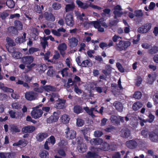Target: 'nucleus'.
<instances>
[{
  "instance_id": "nucleus-36",
  "label": "nucleus",
  "mask_w": 158,
  "mask_h": 158,
  "mask_svg": "<svg viewBox=\"0 0 158 158\" xmlns=\"http://www.w3.org/2000/svg\"><path fill=\"white\" fill-rule=\"evenodd\" d=\"M75 7V5L73 3H72L71 4H67L65 7V11L68 12L72 11Z\"/></svg>"
},
{
  "instance_id": "nucleus-7",
  "label": "nucleus",
  "mask_w": 158,
  "mask_h": 158,
  "mask_svg": "<svg viewBox=\"0 0 158 158\" xmlns=\"http://www.w3.org/2000/svg\"><path fill=\"white\" fill-rule=\"evenodd\" d=\"M43 114V111L39 109H34L31 112V115L32 117L35 119L40 118Z\"/></svg>"
},
{
  "instance_id": "nucleus-18",
  "label": "nucleus",
  "mask_w": 158,
  "mask_h": 158,
  "mask_svg": "<svg viewBox=\"0 0 158 158\" xmlns=\"http://www.w3.org/2000/svg\"><path fill=\"white\" fill-rule=\"evenodd\" d=\"M65 31L66 30L63 27L59 28L57 30L52 29V34L54 35L57 37H60L61 35V34L60 33V32L64 33L65 32Z\"/></svg>"
},
{
  "instance_id": "nucleus-62",
  "label": "nucleus",
  "mask_w": 158,
  "mask_h": 158,
  "mask_svg": "<svg viewBox=\"0 0 158 158\" xmlns=\"http://www.w3.org/2000/svg\"><path fill=\"white\" fill-rule=\"evenodd\" d=\"M79 19L81 21H84V20H86L88 19V18L85 16V15L84 13L82 14H80L78 15Z\"/></svg>"
},
{
  "instance_id": "nucleus-21",
  "label": "nucleus",
  "mask_w": 158,
  "mask_h": 158,
  "mask_svg": "<svg viewBox=\"0 0 158 158\" xmlns=\"http://www.w3.org/2000/svg\"><path fill=\"white\" fill-rule=\"evenodd\" d=\"M121 132L122 136L123 138H128L131 135L130 131L127 128L122 129Z\"/></svg>"
},
{
  "instance_id": "nucleus-44",
  "label": "nucleus",
  "mask_w": 158,
  "mask_h": 158,
  "mask_svg": "<svg viewBox=\"0 0 158 158\" xmlns=\"http://www.w3.org/2000/svg\"><path fill=\"white\" fill-rule=\"evenodd\" d=\"M6 41L7 43V45L9 46H13L15 45V43L14 41L9 37H7Z\"/></svg>"
},
{
  "instance_id": "nucleus-43",
  "label": "nucleus",
  "mask_w": 158,
  "mask_h": 158,
  "mask_svg": "<svg viewBox=\"0 0 158 158\" xmlns=\"http://www.w3.org/2000/svg\"><path fill=\"white\" fill-rule=\"evenodd\" d=\"M158 52V47L154 46L148 50V52L151 54H154Z\"/></svg>"
},
{
  "instance_id": "nucleus-57",
  "label": "nucleus",
  "mask_w": 158,
  "mask_h": 158,
  "mask_svg": "<svg viewBox=\"0 0 158 158\" xmlns=\"http://www.w3.org/2000/svg\"><path fill=\"white\" fill-rule=\"evenodd\" d=\"M116 65L118 69L120 72L123 73L124 72V70L120 63L118 62L116 63Z\"/></svg>"
},
{
  "instance_id": "nucleus-11",
  "label": "nucleus",
  "mask_w": 158,
  "mask_h": 158,
  "mask_svg": "<svg viewBox=\"0 0 158 158\" xmlns=\"http://www.w3.org/2000/svg\"><path fill=\"white\" fill-rule=\"evenodd\" d=\"M65 22L66 24L69 26H73L74 24L72 15L70 14L66 15L65 17Z\"/></svg>"
},
{
  "instance_id": "nucleus-54",
  "label": "nucleus",
  "mask_w": 158,
  "mask_h": 158,
  "mask_svg": "<svg viewBox=\"0 0 158 158\" xmlns=\"http://www.w3.org/2000/svg\"><path fill=\"white\" fill-rule=\"evenodd\" d=\"M39 48L31 47L29 48L28 50L29 53L30 54H32L34 52L39 51Z\"/></svg>"
},
{
  "instance_id": "nucleus-15",
  "label": "nucleus",
  "mask_w": 158,
  "mask_h": 158,
  "mask_svg": "<svg viewBox=\"0 0 158 158\" xmlns=\"http://www.w3.org/2000/svg\"><path fill=\"white\" fill-rule=\"evenodd\" d=\"M35 130V127L33 126L28 125L23 127L22 129L23 133H31Z\"/></svg>"
},
{
  "instance_id": "nucleus-22",
  "label": "nucleus",
  "mask_w": 158,
  "mask_h": 158,
  "mask_svg": "<svg viewBox=\"0 0 158 158\" xmlns=\"http://www.w3.org/2000/svg\"><path fill=\"white\" fill-rule=\"evenodd\" d=\"M115 109L118 111L122 112L123 110V106L122 103L118 101H115L113 104Z\"/></svg>"
},
{
  "instance_id": "nucleus-3",
  "label": "nucleus",
  "mask_w": 158,
  "mask_h": 158,
  "mask_svg": "<svg viewBox=\"0 0 158 158\" xmlns=\"http://www.w3.org/2000/svg\"><path fill=\"white\" fill-rule=\"evenodd\" d=\"M36 92H41L43 91L44 89H34ZM44 93L46 95H49L51 96L50 98V100L52 102H53L54 101V98H58L59 95L58 94L55 92L50 93V91H55L56 89H44Z\"/></svg>"
},
{
  "instance_id": "nucleus-30",
  "label": "nucleus",
  "mask_w": 158,
  "mask_h": 158,
  "mask_svg": "<svg viewBox=\"0 0 158 158\" xmlns=\"http://www.w3.org/2000/svg\"><path fill=\"white\" fill-rule=\"evenodd\" d=\"M26 34L24 33L21 37H18L15 39V42L17 43H22L26 41Z\"/></svg>"
},
{
  "instance_id": "nucleus-60",
  "label": "nucleus",
  "mask_w": 158,
  "mask_h": 158,
  "mask_svg": "<svg viewBox=\"0 0 158 158\" xmlns=\"http://www.w3.org/2000/svg\"><path fill=\"white\" fill-rule=\"evenodd\" d=\"M142 81V78L139 76L136 79V85L138 86H139L141 84Z\"/></svg>"
},
{
  "instance_id": "nucleus-24",
  "label": "nucleus",
  "mask_w": 158,
  "mask_h": 158,
  "mask_svg": "<svg viewBox=\"0 0 158 158\" xmlns=\"http://www.w3.org/2000/svg\"><path fill=\"white\" fill-rule=\"evenodd\" d=\"M73 112L76 114H79L83 111V109L82 106L78 105L75 106L73 108Z\"/></svg>"
},
{
  "instance_id": "nucleus-29",
  "label": "nucleus",
  "mask_w": 158,
  "mask_h": 158,
  "mask_svg": "<svg viewBox=\"0 0 158 158\" xmlns=\"http://www.w3.org/2000/svg\"><path fill=\"white\" fill-rule=\"evenodd\" d=\"M77 4L80 7L84 9L87 8L89 6L87 4L84 3L80 0H77L76 1Z\"/></svg>"
},
{
  "instance_id": "nucleus-2",
  "label": "nucleus",
  "mask_w": 158,
  "mask_h": 158,
  "mask_svg": "<svg viewBox=\"0 0 158 158\" xmlns=\"http://www.w3.org/2000/svg\"><path fill=\"white\" fill-rule=\"evenodd\" d=\"M131 42L128 41L120 40L116 44V49L118 51H121L126 50L131 45Z\"/></svg>"
},
{
  "instance_id": "nucleus-59",
  "label": "nucleus",
  "mask_w": 158,
  "mask_h": 158,
  "mask_svg": "<svg viewBox=\"0 0 158 158\" xmlns=\"http://www.w3.org/2000/svg\"><path fill=\"white\" fill-rule=\"evenodd\" d=\"M103 134V132L100 131H96L94 132V135L96 137H100Z\"/></svg>"
},
{
  "instance_id": "nucleus-37",
  "label": "nucleus",
  "mask_w": 158,
  "mask_h": 158,
  "mask_svg": "<svg viewBox=\"0 0 158 158\" xmlns=\"http://www.w3.org/2000/svg\"><path fill=\"white\" fill-rule=\"evenodd\" d=\"M98 156L97 153L95 152H92L90 151L88 152L85 155L86 158H95Z\"/></svg>"
},
{
  "instance_id": "nucleus-1",
  "label": "nucleus",
  "mask_w": 158,
  "mask_h": 158,
  "mask_svg": "<svg viewBox=\"0 0 158 158\" xmlns=\"http://www.w3.org/2000/svg\"><path fill=\"white\" fill-rule=\"evenodd\" d=\"M34 60V57L31 56H25L22 58L23 63L26 65V67L30 70H31L35 65V63L31 64L33 62Z\"/></svg>"
},
{
  "instance_id": "nucleus-6",
  "label": "nucleus",
  "mask_w": 158,
  "mask_h": 158,
  "mask_svg": "<svg viewBox=\"0 0 158 158\" xmlns=\"http://www.w3.org/2000/svg\"><path fill=\"white\" fill-rule=\"evenodd\" d=\"M151 27L152 24L147 23L139 27L138 29V31L139 33H146L151 29Z\"/></svg>"
},
{
  "instance_id": "nucleus-26",
  "label": "nucleus",
  "mask_w": 158,
  "mask_h": 158,
  "mask_svg": "<svg viewBox=\"0 0 158 158\" xmlns=\"http://www.w3.org/2000/svg\"><path fill=\"white\" fill-rule=\"evenodd\" d=\"M111 70V67L109 65H107L105 67V69H103L102 72L106 76H107L109 75L110 74Z\"/></svg>"
},
{
  "instance_id": "nucleus-35",
  "label": "nucleus",
  "mask_w": 158,
  "mask_h": 158,
  "mask_svg": "<svg viewBox=\"0 0 158 158\" xmlns=\"http://www.w3.org/2000/svg\"><path fill=\"white\" fill-rule=\"evenodd\" d=\"M9 32L10 34L17 35L18 34V32L17 30L15 27H10L8 28Z\"/></svg>"
},
{
  "instance_id": "nucleus-5",
  "label": "nucleus",
  "mask_w": 158,
  "mask_h": 158,
  "mask_svg": "<svg viewBox=\"0 0 158 158\" xmlns=\"http://www.w3.org/2000/svg\"><path fill=\"white\" fill-rule=\"evenodd\" d=\"M66 137L69 139H73L76 137V132L73 130H70L69 128L68 127L65 132Z\"/></svg>"
},
{
  "instance_id": "nucleus-25",
  "label": "nucleus",
  "mask_w": 158,
  "mask_h": 158,
  "mask_svg": "<svg viewBox=\"0 0 158 158\" xmlns=\"http://www.w3.org/2000/svg\"><path fill=\"white\" fill-rule=\"evenodd\" d=\"M70 118L69 115L66 114H64L60 117V120L63 124L68 123L70 120Z\"/></svg>"
},
{
  "instance_id": "nucleus-51",
  "label": "nucleus",
  "mask_w": 158,
  "mask_h": 158,
  "mask_svg": "<svg viewBox=\"0 0 158 158\" xmlns=\"http://www.w3.org/2000/svg\"><path fill=\"white\" fill-rule=\"evenodd\" d=\"M48 68L49 69L47 72V74L50 77H52L53 76L54 73L53 67L52 66H49Z\"/></svg>"
},
{
  "instance_id": "nucleus-41",
  "label": "nucleus",
  "mask_w": 158,
  "mask_h": 158,
  "mask_svg": "<svg viewBox=\"0 0 158 158\" xmlns=\"http://www.w3.org/2000/svg\"><path fill=\"white\" fill-rule=\"evenodd\" d=\"M6 3V5L10 8H14L15 5V2L13 0H7Z\"/></svg>"
},
{
  "instance_id": "nucleus-10",
  "label": "nucleus",
  "mask_w": 158,
  "mask_h": 158,
  "mask_svg": "<svg viewBox=\"0 0 158 158\" xmlns=\"http://www.w3.org/2000/svg\"><path fill=\"white\" fill-rule=\"evenodd\" d=\"M57 102L55 104V107L58 109H63L65 107L66 100L61 98H58Z\"/></svg>"
},
{
  "instance_id": "nucleus-49",
  "label": "nucleus",
  "mask_w": 158,
  "mask_h": 158,
  "mask_svg": "<svg viewBox=\"0 0 158 158\" xmlns=\"http://www.w3.org/2000/svg\"><path fill=\"white\" fill-rule=\"evenodd\" d=\"M21 104L18 102L13 103L12 104V106L13 109H19L21 108Z\"/></svg>"
},
{
  "instance_id": "nucleus-39",
  "label": "nucleus",
  "mask_w": 158,
  "mask_h": 158,
  "mask_svg": "<svg viewBox=\"0 0 158 158\" xmlns=\"http://www.w3.org/2000/svg\"><path fill=\"white\" fill-rule=\"evenodd\" d=\"M68 143L66 140L64 139L61 140L60 141L57 143L58 147L60 148H63Z\"/></svg>"
},
{
  "instance_id": "nucleus-52",
  "label": "nucleus",
  "mask_w": 158,
  "mask_h": 158,
  "mask_svg": "<svg viewBox=\"0 0 158 158\" xmlns=\"http://www.w3.org/2000/svg\"><path fill=\"white\" fill-rule=\"evenodd\" d=\"M47 139L49 141V143H51L53 145L54 144L56 143L55 138L53 135L50 136Z\"/></svg>"
},
{
  "instance_id": "nucleus-13",
  "label": "nucleus",
  "mask_w": 158,
  "mask_h": 158,
  "mask_svg": "<svg viewBox=\"0 0 158 158\" xmlns=\"http://www.w3.org/2000/svg\"><path fill=\"white\" fill-rule=\"evenodd\" d=\"M126 145L128 148L134 149L137 146L138 143L135 140L132 139L127 141L126 143Z\"/></svg>"
},
{
  "instance_id": "nucleus-53",
  "label": "nucleus",
  "mask_w": 158,
  "mask_h": 158,
  "mask_svg": "<svg viewBox=\"0 0 158 158\" xmlns=\"http://www.w3.org/2000/svg\"><path fill=\"white\" fill-rule=\"evenodd\" d=\"M7 98L8 96L7 95L3 93H0V101H6Z\"/></svg>"
},
{
  "instance_id": "nucleus-45",
  "label": "nucleus",
  "mask_w": 158,
  "mask_h": 158,
  "mask_svg": "<svg viewBox=\"0 0 158 158\" xmlns=\"http://www.w3.org/2000/svg\"><path fill=\"white\" fill-rule=\"evenodd\" d=\"M68 70V68H65L63 69L60 71L59 72V73H60L62 75V76L63 77H66L68 75V73L67 70Z\"/></svg>"
},
{
  "instance_id": "nucleus-64",
  "label": "nucleus",
  "mask_w": 158,
  "mask_h": 158,
  "mask_svg": "<svg viewBox=\"0 0 158 158\" xmlns=\"http://www.w3.org/2000/svg\"><path fill=\"white\" fill-rule=\"evenodd\" d=\"M153 100L155 104H158V94H155L153 97Z\"/></svg>"
},
{
  "instance_id": "nucleus-31",
  "label": "nucleus",
  "mask_w": 158,
  "mask_h": 158,
  "mask_svg": "<svg viewBox=\"0 0 158 158\" xmlns=\"http://www.w3.org/2000/svg\"><path fill=\"white\" fill-rule=\"evenodd\" d=\"M14 25L15 28L18 30H22L23 28V25L19 21L16 20L14 22Z\"/></svg>"
},
{
  "instance_id": "nucleus-28",
  "label": "nucleus",
  "mask_w": 158,
  "mask_h": 158,
  "mask_svg": "<svg viewBox=\"0 0 158 158\" xmlns=\"http://www.w3.org/2000/svg\"><path fill=\"white\" fill-rule=\"evenodd\" d=\"M143 106L142 104L139 102H135L132 106V109L134 111H137Z\"/></svg>"
},
{
  "instance_id": "nucleus-23",
  "label": "nucleus",
  "mask_w": 158,
  "mask_h": 158,
  "mask_svg": "<svg viewBox=\"0 0 158 158\" xmlns=\"http://www.w3.org/2000/svg\"><path fill=\"white\" fill-rule=\"evenodd\" d=\"M67 48V46L65 43H62L59 45L58 47V49L60 51L61 55L63 56L65 52L64 51Z\"/></svg>"
},
{
  "instance_id": "nucleus-9",
  "label": "nucleus",
  "mask_w": 158,
  "mask_h": 158,
  "mask_svg": "<svg viewBox=\"0 0 158 158\" xmlns=\"http://www.w3.org/2000/svg\"><path fill=\"white\" fill-rule=\"evenodd\" d=\"M121 7L120 6L118 5L115 6L114 9L113 14L114 15V18L116 19L117 17H120L123 13L122 12Z\"/></svg>"
},
{
  "instance_id": "nucleus-63",
  "label": "nucleus",
  "mask_w": 158,
  "mask_h": 158,
  "mask_svg": "<svg viewBox=\"0 0 158 158\" xmlns=\"http://www.w3.org/2000/svg\"><path fill=\"white\" fill-rule=\"evenodd\" d=\"M121 156L118 152H116L112 156V158H121Z\"/></svg>"
},
{
  "instance_id": "nucleus-20",
  "label": "nucleus",
  "mask_w": 158,
  "mask_h": 158,
  "mask_svg": "<svg viewBox=\"0 0 158 158\" xmlns=\"http://www.w3.org/2000/svg\"><path fill=\"white\" fill-rule=\"evenodd\" d=\"M27 144V141L24 139L19 140L18 142L14 143L13 144V146L21 145L23 147L26 146Z\"/></svg>"
},
{
  "instance_id": "nucleus-47",
  "label": "nucleus",
  "mask_w": 158,
  "mask_h": 158,
  "mask_svg": "<svg viewBox=\"0 0 158 158\" xmlns=\"http://www.w3.org/2000/svg\"><path fill=\"white\" fill-rule=\"evenodd\" d=\"M41 44L43 48L44 49L45 48L46 46H48V43L47 41V40H46L45 37L43 38L41 42Z\"/></svg>"
},
{
  "instance_id": "nucleus-8",
  "label": "nucleus",
  "mask_w": 158,
  "mask_h": 158,
  "mask_svg": "<svg viewBox=\"0 0 158 158\" xmlns=\"http://www.w3.org/2000/svg\"><path fill=\"white\" fill-rule=\"evenodd\" d=\"M37 96V93L33 91L27 92L25 94L26 99L30 101L35 99Z\"/></svg>"
},
{
  "instance_id": "nucleus-19",
  "label": "nucleus",
  "mask_w": 158,
  "mask_h": 158,
  "mask_svg": "<svg viewBox=\"0 0 158 158\" xmlns=\"http://www.w3.org/2000/svg\"><path fill=\"white\" fill-rule=\"evenodd\" d=\"M44 18L49 21L53 22L55 20V17L53 15L48 12L44 13Z\"/></svg>"
},
{
  "instance_id": "nucleus-33",
  "label": "nucleus",
  "mask_w": 158,
  "mask_h": 158,
  "mask_svg": "<svg viewBox=\"0 0 158 158\" xmlns=\"http://www.w3.org/2000/svg\"><path fill=\"white\" fill-rule=\"evenodd\" d=\"M39 155L41 158H49V153L45 150L40 151L39 153Z\"/></svg>"
},
{
  "instance_id": "nucleus-40",
  "label": "nucleus",
  "mask_w": 158,
  "mask_h": 158,
  "mask_svg": "<svg viewBox=\"0 0 158 158\" xmlns=\"http://www.w3.org/2000/svg\"><path fill=\"white\" fill-rule=\"evenodd\" d=\"M10 130L12 132H19L20 131V130L19 128L17 126L13 125L10 127Z\"/></svg>"
},
{
  "instance_id": "nucleus-55",
  "label": "nucleus",
  "mask_w": 158,
  "mask_h": 158,
  "mask_svg": "<svg viewBox=\"0 0 158 158\" xmlns=\"http://www.w3.org/2000/svg\"><path fill=\"white\" fill-rule=\"evenodd\" d=\"M135 16L136 17H141L143 16V14L141 10H135L134 12Z\"/></svg>"
},
{
  "instance_id": "nucleus-32",
  "label": "nucleus",
  "mask_w": 158,
  "mask_h": 158,
  "mask_svg": "<svg viewBox=\"0 0 158 158\" xmlns=\"http://www.w3.org/2000/svg\"><path fill=\"white\" fill-rule=\"evenodd\" d=\"M92 64L89 60H86L82 61L81 66L82 67H90Z\"/></svg>"
},
{
  "instance_id": "nucleus-16",
  "label": "nucleus",
  "mask_w": 158,
  "mask_h": 158,
  "mask_svg": "<svg viewBox=\"0 0 158 158\" xmlns=\"http://www.w3.org/2000/svg\"><path fill=\"white\" fill-rule=\"evenodd\" d=\"M69 40V45L72 48L77 46L78 43V40L75 37H73L68 39Z\"/></svg>"
},
{
  "instance_id": "nucleus-56",
  "label": "nucleus",
  "mask_w": 158,
  "mask_h": 158,
  "mask_svg": "<svg viewBox=\"0 0 158 158\" xmlns=\"http://www.w3.org/2000/svg\"><path fill=\"white\" fill-rule=\"evenodd\" d=\"M148 83L150 84H152L155 81L154 77L152 76L150 74L148 75Z\"/></svg>"
},
{
  "instance_id": "nucleus-27",
  "label": "nucleus",
  "mask_w": 158,
  "mask_h": 158,
  "mask_svg": "<svg viewBox=\"0 0 158 158\" xmlns=\"http://www.w3.org/2000/svg\"><path fill=\"white\" fill-rule=\"evenodd\" d=\"M149 138L152 142H157L158 141V135L156 134L150 132L149 134Z\"/></svg>"
},
{
  "instance_id": "nucleus-12",
  "label": "nucleus",
  "mask_w": 158,
  "mask_h": 158,
  "mask_svg": "<svg viewBox=\"0 0 158 158\" xmlns=\"http://www.w3.org/2000/svg\"><path fill=\"white\" fill-rule=\"evenodd\" d=\"M59 118L57 113L54 112L52 115L47 119V122L48 123H49L56 122L58 121Z\"/></svg>"
},
{
  "instance_id": "nucleus-46",
  "label": "nucleus",
  "mask_w": 158,
  "mask_h": 158,
  "mask_svg": "<svg viewBox=\"0 0 158 158\" xmlns=\"http://www.w3.org/2000/svg\"><path fill=\"white\" fill-rule=\"evenodd\" d=\"M52 7L55 10H57L61 8V5L58 3L54 2L52 5Z\"/></svg>"
},
{
  "instance_id": "nucleus-61",
  "label": "nucleus",
  "mask_w": 158,
  "mask_h": 158,
  "mask_svg": "<svg viewBox=\"0 0 158 158\" xmlns=\"http://www.w3.org/2000/svg\"><path fill=\"white\" fill-rule=\"evenodd\" d=\"M15 154L14 152H7V158H15Z\"/></svg>"
},
{
  "instance_id": "nucleus-4",
  "label": "nucleus",
  "mask_w": 158,
  "mask_h": 158,
  "mask_svg": "<svg viewBox=\"0 0 158 158\" xmlns=\"http://www.w3.org/2000/svg\"><path fill=\"white\" fill-rule=\"evenodd\" d=\"M81 139L80 137H78L76 139L77 143L78 144L77 148L80 152L83 153L86 151L87 148L86 144L82 143V140Z\"/></svg>"
},
{
  "instance_id": "nucleus-48",
  "label": "nucleus",
  "mask_w": 158,
  "mask_h": 158,
  "mask_svg": "<svg viewBox=\"0 0 158 158\" xmlns=\"http://www.w3.org/2000/svg\"><path fill=\"white\" fill-rule=\"evenodd\" d=\"M84 121L81 118H78L77 119L76 124L78 127H81L84 124Z\"/></svg>"
},
{
  "instance_id": "nucleus-42",
  "label": "nucleus",
  "mask_w": 158,
  "mask_h": 158,
  "mask_svg": "<svg viewBox=\"0 0 158 158\" xmlns=\"http://www.w3.org/2000/svg\"><path fill=\"white\" fill-rule=\"evenodd\" d=\"M12 55L14 58L19 59L22 57V54L19 52H14L12 53Z\"/></svg>"
},
{
  "instance_id": "nucleus-17",
  "label": "nucleus",
  "mask_w": 158,
  "mask_h": 158,
  "mask_svg": "<svg viewBox=\"0 0 158 158\" xmlns=\"http://www.w3.org/2000/svg\"><path fill=\"white\" fill-rule=\"evenodd\" d=\"M110 10L109 9H105L103 10V12L101 15L102 18H101L103 21L106 20L107 17L110 16Z\"/></svg>"
},
{
  "instance_id": "nucleus-50",
  "label": "nucleus",
  "mask_w": 158,
  "mask_h": 158,
  "mask_svg": "<svg viewBox=\"0 0 158 158\" xmlns=\"http://www.w3.org/2000/svg\"><path fill=\"white\" fill-rule=\"evenodd\" d=\"M142 96L141 93L139 91L135 92L133 95V97L136 99L141 98Z\"/></svg>"
},
{
  "instance_id": "nucleus-38",
  "label": "nucleus",
  "mask_w": 158,
  "mask_h": 158,
  "mask_svg": "<svg viewBox=\"0 0 158 158\" xmlns=\"http://www.w3.org/2000/svg\"><path fill=\"white\" fill-rule=\"evenodd\" d=\"M103 21L102 19H100L99 20L92 22V23L95 28L98 29L101 26V22Z\"/></svg>"
},
{
  "instance_id": "nucleus-34",
  "label": "nucleus",
  "mask_w": 158,
  "mask_h": 158,
  "mask_svg": "<svg viewBox=\"0 0 158 158\" xmlns=\"http://www.w3.org/2000/svg\"><path fill=\"white\" fill-rule=\"evenodd\" d=\"M101 149L104 151H108L111 149V150H113L110 148V146L109 144L107 143H105L100 146Z\"/></svg>"
},
{
  "instance_id": "nucleus-58",
  "label": "nucleus",
  "mask_w": 158,
  "mask_h": 158,
  "mask_svg": "<svg viewBox=\"0 0 158 158\" xmlns=\"http://www.w3.org/2000/svg\"><path fill=\"white\" fill-rule=\"evenodd\" d=\"M9 113L11 118H16V113L12 110H10Z\"/></svg>"
},
{
  "instance_id": "nucleus-14",
  "label": "nucleus",
  "mask_w": 158,
  "mask_h": 158,
  "mask_svg": "<svg viewBox=\"0 0 158 158\" xmlns=\"http://www.w3.org/2000/svg\"><path fill=\"white\" fill-rule=\"evenodd\" d=\"M48 136V134L46 132H40L36 136L37 141L41 142Z\"/></svg>"
}]
</instances>
